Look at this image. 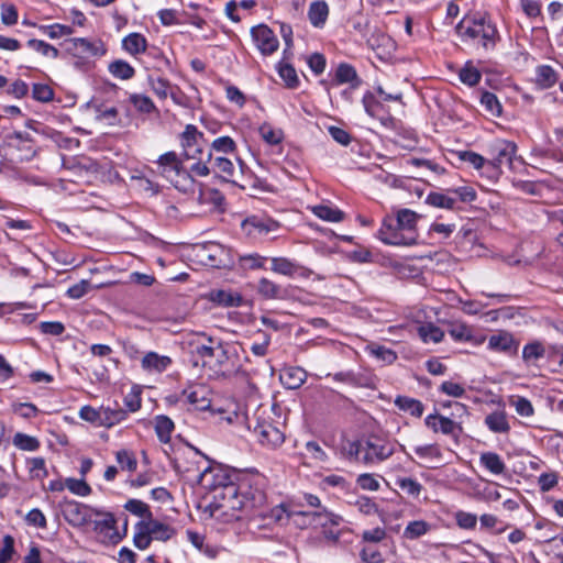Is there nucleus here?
I'll list each match as a JSON object with an SVG mask.
<instances>
[{
    "instance_id": "nucleus-1",
    "label": "nucleus",
    "mask_w": 563,
    "mask_h": 563,
    "mask_svg": "<svg viewBox=\"0 0 563 563\" xmlns=\"http://www.w3.org/2000/svg\"><path fill=\"white\" fill-rule=\"evenodd\" d=\"M395 450L394 441L376 434L357 441H347L342 445V453L346 459L369 466L383 463L395 453Z\"/></svg>"
},
{
    "instance_id": "nucleus-2",
    "label": "nucleus",
    "mask_w": 563,
    "mask_h": 563,
    "mask_svg": "<svg viewBox=\"0 0 563 563\" xmlns=\"http://www.w3.org/2000/svg\"><path fill=\"white\" fill-rule=\"evenodd\" d=\"M208 344H200L196 353L202 358L203 366L209 367L219 377H231L239 368L234 366L232 358L236 355L235 349L220 339L202 334Z\"/></svg>"
},
{
    "instance_id": "nucleus-3",
    "label": "nucleus",
    "mask_w": 563,
    "mask_h": 563,
    "mask_svg": "<svg viewBox=\"0 0 563 563\" xmlns=\"http://www.w3.org/2000/svg\"><path fill=\"white\" fill-rule=\"evenodd\" d=\"M495 169H499L500 174L504 173V168L510 172H520L525 168V161L516 154L517 145L515 142L497 139L495 141Z\"/></svg>"
},
{
    "instance_id": "nucleus-4",
    "label": "nucleus",
    "mask_w": 563,
    "mask_h": 563,
    "mask_svg": "<svg viewBox=\"0 0 563 563\" xmlns=\"http://www.w3.org/2000/svg\"><path fill=\"white\" fill-rule=\"evenodd\" d=\"M455 31L462 38L474 40L481 37L484 47H487V44L493 36V29L489 24L486 26L485 16H481L478 19L474 18L472 20L464 18L457 23Z\"/></svg>"
},
{
    "instance_id": "nucleus-5",
    "label": "nucleus",
    "mask_w": 563,
    "mask_h": 563,
    "mask_svg": "<svg viewBox=\"0 0 563 563\" xmlns=\"http://www.w3.org/2000/svg\"><path fill=\"white\" fill-rule=\"evenodd\" d=\"M96 516H102L101 520L93 521V531L100 537L104 544H117L123 536L119 532L117 527V519L112 512L101 511L99 509H91Z\"/></svg>"
},
{
    "instance_id": "nucleus-6",
    "label": "nucleus",
    "mask_w": 563,
    "mask_h": 563,
    "mask_svg": "<svg viewBox=\"0 0 563 563\" xmlns=\"http://www.w3.org/2000/svg\"><path fill=\"white\" fill-rule=\"evenodd\" d=\"M378 239L388 245H413L417 243V234H409L405 229H399L393 219H385L378 230Z\"/></svg>"
},
{
    "instance_id": "nucleus-7",
    "label": "nucleus",
    "mask_w": 563,
    "mask_h": 563,
    "mask_svg": "<svg viewBox=\"0 0 563 563\" xmlns=\"http://www.w3.org/2000/svg\"><path fill=\"white\" fill-rule=\"evenodd\" d=\"M180 144L186 158H197L203 154L207 141L196 125L187 124L180 134Z\"/></svg>"
},
{
    "instance_id": "nucleus-8",
    "label": "nucleus",
    "mask_w": 563,
    "mask_h": 563,
    "mask_svg": "<svg viewBox=\"0 0 563 563\" xmlns=\"http://www.w3.org/2000/svg\"><path fill=\"white\" fill-rule=\"evenodd\" d=\"M253 433L261 445L275 450L285 441V434L273 422L267 420H256L253 427Z\"/></svg>"
},
{
    "instance_id": "nucleus-9",
    "label": "nucleus",
    "mask_w": 563,
    "mask_h": 563,
    "mask_svg": "<svg viewBox=\"0 0 563 563\" xmlns=\"http://www.w3.org/2000/svg\"><path fill=\"white\" fill-rule=\"evenodd\" d=\"M161 174L174 183L176 188H179V181L174 180L173 176L183 177L184 180L192 181L191 174L183 168V163L175 152H167L159 156L157 161Z\"/></svg>"
},
{
    "instance_id": "nucleus-10",
    "label": "nucleus",
    "mask_w": 563,
    "mask_h": 563,
    "mask_svg": "<svg viewBox=\"0 0 563 563\" xmlns=\"http://www.w3.org/2000/svg\"><path fill=\"white\" fill-rule=\"evenodd\" d=\"M251 36L256 47L265 56L272 55L279 46L278 38L265 24L253 26L251 29Z\"/></svg>"
},
{
    "instance_id": "nucleus-11",
    "label": "nucleus",
    "mask_w": 563,
    "mask_h": 563,
    "mask_svg": "<svg viewBox=\"0 0 563 563\" xmlns=\"http://www.w3.org/2000/svg\"><path fill=\"white\" fill-rule=\"evenodd\" d=\"M67 51L81 59L100 56L104 53L100 42H90L81 37L67 41Z\"/></svg>"
},
{
    "instance_id": "nucleus-12",
    "label": "nucleus",
    "mask_w": 563,
    "mask_h": 563,
    "mask_svg": "<svg viewBox=\"0 0 563 563\" xmlns=\"http://www.w3.org/2000/svg\"><path fill=\"white\" fill-rule=\"evenodd\" d=\"M242 486L236 485L234 482L224 485L221 490L214 494V498L223 501L222 506L230 509H243L246 506V497L241 493Z\"/></svg>"
},
{
    "instance_id": "nucleus-13",
    "label": "nucleus",
    "mask_w": 563,
    "mask_h": 563,
    "mask_svg": "<svg viewBox=\"0 0 563 563\" xmlns=\"http://www.w3.org/2000/svg\"><path fill=\"white\" fill-rule=\"evenodd\" d=\"M88 509V506L78 501H66L63 506V516L70 526L82 527L89 521V515L87 512Z\"/></svg>"
},
{
    "instance_id": "nucleus-14",
    "label": "nucleus",
    "mask_w": 563,
    "mask_h": 563,
    "mask_svg": "<svg viewBox=\"0 0 563 563\" xmlns=\"http://www.w3.org/2000/svg\"><path fill=\"white\" fill-rule=\"evenodd\" d=\"M233 482V475L222 468H208L201 474V483L214 494Z\"/></svg>"
},
{
    "instance_id": "nucleus-15",
    "label": "nucleus",
    "mask_w": 563,
    "mask_h": 563,
    "mask_svg": "<svg viewBox=\"0 0 563 563\" xmlns=\"http://www.w3.org/2000/svg\"><path fill=\"white\" fill-rule=\"evenodd\" d=\"M426 426L429 427L430 429H432L434 432H442L443 434H446V435H452L454 438H456L462 428L460 427V424L455 421H453L452 419L448 418V417H444L442 415H438V413H434V415H429L426 420Z\"/></svg>"
},
{
    "instance_id": "nucleus-16",
    "label": "nucleus",
    "mask_w": 563,
    "mask_h": 563,
    "mask_svg": "<svg viewBox=\"0 0 563 563\" xmlns=\"http://www.w3.org/2000/svg\"><path fill=\"white\" fill-rule=\"evenodd\" d=\"M299 515L307 518L310 525L320 526L322 529L339 526L342 522L341 516L327 510L324 507L320 510L300 511Z\"/></svg>"
},
{
    "instance_id": "nucleus-17",
    "label": "nucleus",
    "mask_w": 563,
    "mask_h": 563,
    "mask_svg": "<svg viewBox=\"0 0 563 563\" xmlns=\"http://www.w3.org/2000/svg\"><path fill=\"white\" fill-rule=\"evenodd\" d=\"M242 227L247 232V234H267L269 232L276 231L279 224L277 221L268 218L252 216L243 221Z\"/></svg>"
},
{
    "instance_id": "nucleus-18",
    "label": "nucleus",
    "mask_w": 563,
    "mask_h": 563,
    "mask_svg": "<svg viewBox=\"0 0 563 563\" xmlns=\"http://www.w3.org/2000/svg\"><path fill=\"white\" fill-rule=\"evenodd\" d=\"M520 341L512 333L505 330L495 331V351L505 353L508 356L518 354Z\"/></svg>"
},
{
    "instance_id": "nucleus-19",
    "label": "nucleus",
    "mask_w": 563,
    "mask_h": 563,
    "mask_svg": "<svg viewBox=\"0 0 563 563\" xmlns=\"http://www.w3.org/2000/svg\"><path fill=\"white\" fill-rule=\"evenodd\" d=\"M308 377L307 372L299 366H289L280 372V383L288 389L301 387Z\"/></svg>"
},
{
    "instance_id": "nucleus-20",
    "label": "nucleus",
    "mask_w": 563,
    "mask_h": 563,
    "mask_svg": "<svg viewBox=\"0 0 563 563\" xmlns=\"http://www.w3.org/2000/svg\"><path fill=\"white\" fill-rule=\"evenodd\" d=\"M183 394L195 410L205 411L209 409L211 406V400L208 397V391L202 386H197L191 389L184 390Z\"/></svg>"
},
{
    "instance_id": "nucleus-21",
    "label": "nucleus",
    "mask_w": 563,
    "mask_h": 563,
    "mask_svg": "<svg viewBox=\"0 0 563 563\" xmlns=\"http://www.w3.org/2000/svg\"><path fill=\"white\" fill-rule=\"evenodd\" d=\"M141 364L147 372L162 373L172 364V358L156 352H148L143 356Z\"/></svg>"
},
{
    "instance_id": "nucleus-22",
    "label": "nucleus",
    "mask_w": 563,
    "mask_h": 563,
    "mask_svg": "<svg viewBox=\"0 0 563 563\" xmlns=\"http://www.w3.org/2000/svg\"><path fill=\"white\" fill-rule=\"evenodd\" d=\"M257 291L265 299H285L288 295L286 288L265 277L258 280Z\"/></svg>"
},
{
    "instance_id": "nucleus-23",
    "label": "nucleus",
    "mask_w": 563,
    "mask_h": 563,
    "mask_svg": "<svg viewBox=\"0 0 563 563\" xmlns=\"http://www.w3.org/2000/svg\"><path fill=\"white\" fill-rule=\"evenodd\" d=\"M329 16V5L325 1H313L309 5L308 19L314 27H323Z\"/></svg>"
},
{
    "instance_id": "nucleus-24",
    "label": "nucleus",
    "mask_w": 563,
    "mask_h": 563,
    "mask_svg": "<svg viewBox=\"0 0 563 563\" xmlns=\"http://www.w3.org/2000/svg\"><path fill=\"white\" fill-rule=\"evenodd\" d=\"M212 170L223 180L234 183L235 167L229 158L223 156L212 158Z\"/></svg>"
},
{
    "instance_id": "nucleus-25",
    "label": "nucleus",
    "mask_w": 563,
    "mask_h": 563,
    "mask_svg": "<svg viewBox=\"0 0 563 563\" xmlns=\"http://www.w3.org/2000/svg\"><path fill=\"white\" fill-rule=\"evenodd\" d=\"M152 540L167 541L175 534V529L168 525H165L158 520H153L152 518L145 521Z\"/></svg>"
},
{
    "instance_id": "nucleus-26",
    "label": "nucleus",
    "mask_w": 563,
    "mask_h": 563,
    "mask_svg": "<svg viewBox=\"0 0 563 563\" xmlns=\"http://www.w3.org/2000/svg\"><path fill=\"white\" fill-rule=\"evenodd\" d=\"M558 81L556 71L549 65L538 66L536 69V82L542 89L551 88Z\"/></svg>"
},
{
    "instance_id": "nucleus-27",
    "label": "nucleus",
    "mask_w": 563,
    "mask_h": 563,
    "mask_svg": "<svg viewBox=\"0 0 563 563\" xmlns=\"http://www.w3.org/2000/svg\"><path fill=\"white\" fill-rule=\"evenodd\" d=\"M123 48L132 55L146 52V38L140 33H131L122 41Z\"/></svg>"
},
{
    "instance_id": "nucleus-28",
    "label": "nucleus",
    "mask_w": 563,
    "mask_h": 563,
    "mask_svg": "<svg viewBox=\"0 0 563 563\" xmlns=\"http://www.w3.org/2000/svg\"><path fill=\"white\" fill-rule=\"evenodd\" d=\"M395 405L399 410L409 412L413 417H421L423 413V405L420 400L407 396H398Z\"/></svg>"
},
{
    "instance_id": "nucleus-29",
    "label": "nucleus",
    "mask_w": 563,
    "mask_h": 563,
    "mask_svg": "<svg viewBox=\"0 0 563 563\" xmlns=\"http://www.w3.org/2000/svg\"><path fill=\"white\" fill-rule=\"evenodd\" d=\"M141 62L146 69H161L169 64L168 59L165 58L157 48L146 51L141 58Z\"/></svg>"
},
{
    "instance_id": "nucleus-30",
    "label": "nucleus",
    "mask_w": 563,
    "mask_h": 563,
    "mask_svg": "<svg viewBox=\"0 0 563 563\" xmlns=\"http://www.w3.org/2000/svg\"><path fill=\"white\" fill-rule=\"evenodd\" d=\"M335 81L339 85L342 84H354L353 86H357L360 84V79L355 68L346 63H341L335 70Z\"/></svg>"
},
{
    "instance_id": "nucleus-31",
    "label": "nucleus",
    "mask_w": 563,
    "mask_h": 563,
    "mask_svg": "<svg viewBox=\"0 0 563 563\" xmlns=\"http://www.w3.org/2000/svg\"><path fill=\"white\" fill-rule=\"evenodd\" d=\"M210 300L223 307H238L242 297L227 290H213L210 292Z\"/></svg>"
},
{
    "instance_id": "nucleus-32",
    "label": "nucleus",
    "mask_w": 563,
    "mask_h": 563,
    "mask_svg": "<svg viewBox=\"0 0 563 563\" xmlns=\"http://www.w3.org/2000/svg\"><path fill=\"white\" fill-rule=\"evenodd\" d=\"M417 219L418 214L412 210L401 209L397 213L395 224H397L399 229H405L409 234H416Z\"/></svg>"
},
{
    "instance_id": "nucleus-33",
    "label": "nucleus",
    "mask_w": 563,
    "mask_h": 563,
    "mask_svg": "<svg viewBox=\"0 0 563 563\" xmlns=\"http://www.w3.org/2000/svg\"><path fill=\"white\" fill-rule=\"evenodd\" d=\"M174 428V422L169 417L162 415L155 418V431L161 442H169Z\"/></svg>"
},
{
    "instance_id": "nucleus-34",
    "label": "nucleus",
    "mask_w": 563,
    "mask_h": 563,
    "mask_svg": "<svg viewBox=\"0 0 563 563\" xmlns=\"http://www.w3.org/2000/svg\"><path fill=\"white\" fill-rule=\"evenodd\" d=\"M101 420L100 426L110 428L121 422L126 417V412L123 409H112L110 407H100Z\"/></svg>"
},
{
    "instance_id": "nucleus-35",
    "label": "nucleus",
    "mask_w": 563,
    "mask_h": 563,
    "mask_svg": "<svg viewBox=\"0 0 563 563\" xmlns=\"http://www.w3.org/2000/svg\"><path fill=\"white\" fill-rule=\"evenodd\" d=\"M271 269L280 275L294 276L298 272L299 265L286 257H273Z\"/></svg>"
},
{
    "instance_id": "nucleus-36",
    "label": "nucleus",
    "mask_w": 563,
    "mask_h": 563,
    "mask_svg": "<svg viewBox=\"0 0 563 563\" xmlns=\"http://www.w3.org/2000/svg\"><path fill=\"white\" fill-rule=\"evenodd\" d=\"M312 212L318 218L329 222H341L344 219L343 211L324 205L314 206Z\"/></svg>"
},
{
    "instance_id": "nucleus-37",
    "label": "nucleus",
    "mask_w": 563,
    "mask_h": 563,
    "mask_svg": "<svg viewBox=\"0 0 563 563\" xmlns=\"http://www.w3.org/2000/svg\"><path fill=\"white\" fill-rule=\"evenodd\" d=\"M545 354L543 344L539 341H533L523 346L522 358L527 364H534L542 358Z\"/></svg>"
},
{
    "instance_id": "nucleus-38",
    "label": "nucleus",
    "mask_w": 563,
    "mask_h": 563,
    "mask_svg": "<svg viewBox=\"0 0 563 563\" xmlns=\"http://www.w3.org/2000/svg\"><path fill=\"white\" fill-rule=\"evenodd\" d=\"M418 333L423 342L439 343L444 336V331L433 323H426L419 327Z\"/></svg>"
},
{
    "instance_id": "nucleus-39",
    "label": "nucleus",
    "mask_w": 563,
    "mask_h": 563,
    "mask_svg": "<svg viewBox=\"0 0 563 563\" xmlns=\"http://www.w3.org/2000/svg\"><path fill=\"white\" fill-rule=\"evenodd\" d=\"M431 529V525L428 523L424 520H415L410 521L405 530H404V538L409 540L418 539L422 536H424L429 530Z\"/></svg>"
},
{
    "instance_id": "nucleus-40",
    "label": "nucleus",
    "mask_w": 563,
    "mask_h": 563,
    "mask_svg": "<svg viewBox=\"0 0 563 563\" xmlns=\"http://www.w3.org/2000/svg\"><path fill=\"white\" fill-rule=\"evenodd\" d=\"M395 484L412 498H418L423 489L422 485L411 477H397Z\"/></svg>"
},
{
    "instance_id": "nucleus-41",
    "label": "nucleus",
    "mask_w": 563,
    "mask_h": 563,
    "mask_svg": "<svg viewBox=\"0 0 563 563\" xmlns=\"http://www.w3.org/2000/svg\"><path fill=\"white\" fill-rule=\"evenodd\" d=\"M207 159L203 158V154L195 158L197 162L190 166V173L200 177H207L212 170V153L207 152Z\"/></svg>"
},
{
    "instance_id": "nucleus-42",
    "label": "nucleus",
    "mask_w": 563,
    "mask_h": 563,
    "mask_svg": "<svg viewBox=\"0 0 563 563\" xmlns=\"http://www.w3.org/2000/svg\"><path fill=\"white\" fill-rule=\"evenodd\" d=\"M109 71L115 78L128 80L134 76V68L122 59H117L109 65Z\"/></svg>"
},
{
    "instance_id": "nucleus-43",
    "label": "nucleus",
    "mask_w": 563,
    "mask_h": 563,
    "mask_svg": "<svg viewBox=\"0 0 563 563\" xmlns=\"http://www.w3.org/2000/svg\"><path fill=\"white\" fill-rule=\"evenodd\" d=\"M151 541L152 537L145 521L137 522L133 537L134 545L140 550H145L151 544Z\"/></svg>"
},
{
    "instance_id": "nucleus-44",
    "label": "nucleus",
    "mask_w": 563,
    "mask_h": 563,
    "mask_svg": "<svg viewBox=\"0 0 563 563\" xmlns=\"http://www.w3.org/2000/svg\"><path fill=\"white\" fill-rule=\"evenodd\" d=\"M147 80L152 90L158 98L165 99L167 97L170 88L169 81L167 79L151 73L147 75Z\"/></svg>"
},
{
    "instance_id": "nucleus-45",
    "label": "nucleus",
    "mask_w": 563,
    "mask_h": 563,
    "mask_svg": "<svg viewBox=\"0 0 563 563\" xmlns=\"http://www.w3.org/2000/svg\"><path fill=\"white\" fill-rule=\"evenodd\" d=\"M426 202L435 208L452 210L455 207L456 200L441 192H430L426 198Z\"/></svg>"
},
{
    "instance_id": "nucleus-46",
    "label": "nucleus",
    "mask_w": 563,
    "mask_h": 563,
    "mask_svg": "<svg viewBox=\"0 0 563 563\" xmlns=\"http://www.w3.org/2000/svg\"><path fill=\"white\" fill-rule=\"evenodd\" d=\"M13 444L23 451H36L40 448V441L32 435L18 432L13 437Z\"/></svg>"
},
{
    "instance_id": "nucleus-47",
    "label": "nucleus",
    "mask_w": 563,
    "mask_h": 563,
    "mask_svg": "<svg viewBox=\"0 0 563 563\" xmlns=\"http://www.w3.org/2000/svg\"><path fill=\"white\" fill-rule=\"evenodd\" d=\"M367 350L371 355L375 356L377 360L383 361L386 364H391L396 361L397 354L383 345L372 344L367 346Z\"/></svg>"
},
{
    "instance_id": "nucleus-48",
    "label": "nucleus",
    "mask_w": 563,
    "mask_h": 563,
    "mask_svg": "<svg viewBox=\"0 0 563 563\" xmlns=\"http://www.w3.org/2000/svg\"><path fill=\"white\" fill-rule=\"evenodd\" d=\"M278 74L288 88L294 89L299 85V78L296 69L290 64L280 63L278 66Z\"/></svg>"
},
{
    "instance_id": "nucleus-49",
    "label": "nucleus",
    "mask_w": 563,
    "mask_h": 563,
    "mask_svg": "<svg viewBox=\"0 0 563 563\" xmlns=\"http://www.w3.org/2000/svg\"><path fill=\"white\" fill-rule=\"evenodd\" d=\"M448 332L457 342H467L472 339V329L464 323L450 324Z\"/></svg>"
},
{
    "instance_id": "nucleus-50",
    "label": "nucleus",
    "mask_w": 563,
    "mask_h": 563,
    "mask_svg": "<svg viewBox=\"0 0 563 563\" xmlns=\"http://www.w3.org/2000/svg\"><path fill=\"white\" fill-rule=\"evenodd\" d=\"M124 509L135 516L148 518V520L152 518L148 505L140 499H129L124 505Z\"/></svg>"
},
{
    "instance_id": "nucleus-51",
    "label": "nucleus",
    "mask_w": 563,
    "mask_h": 563,
    "mask_svg": "<svg viewBox=\"0 0 563 563\" xmlns=\"http://www.w3.org/2000/svg\"><path fill=\"white\" fill-rule=\"evenodd\" d=\"M65 486L69 492L77 496L86 497L91 493V487L86 483L84 478H66Z\"/></svg>"
},
{
    "instance_id": "nucleus-52",
    "label": "nucleus",
    "mask_w": 563,
    "mask_h": 563,
    "mask_svg": "<svg viewBox=\"0 0 563 563\" xmlns=\"http://www.w3.org/2000/svg\"><path fill=\"white\" fill-rule=\"evenodd\" d=\"M27 46L41 53L43 56L57 58L59 55V51L56 47L41 40H29Z\"/></svg>"
},
{
    "instance_id": "nucleus-53",
    "label": "nucleus",
    "mask_w": 563,
    "mask_h": 563,
    "mask_svg": "<svg viewBox=\"0 0 563 563\" xmlns=\"http://www.w3.org/2000/svg\"><path fill=\"white\" fill-rule=\"evenodd\" d=\"M117 462L120 464L122 470L134 472L137 466L135 455L128 450H120L115 453Z\"/></svg>"
},
{
    "instance_id": "nucleus-54",
    "label": "nucleus",
    "mask_w": 563,
    "mask_h": 563,
    "mask_svg": "<svg viewBox=\"0 0 563 563\" xmlns=\"http://www.w3.org/2000/svg\"><path fill=\"white\" fill-rule=\"evenodd\" d=\"M510 404L515 407L518 415L522 417H530L533 415V407L530 400L519 396H511L509 398Z\"/></svg>"
},
{
    "instance_id": "nucleus-55",
    "label": "nucleus",
    "mask_w": 563,
    "mask_h": 563,
    "mask_svg": "<svg viewBox=\"0 0 563 563\" xmlns=\"http://www.w3.org/2000/svg\"><path fill=\"white\" fill-rule=\"evenodd\" d=\"M130 102L140 111L143 113H151L155 110V106L153 101L144 95H131Z\"/></svg>"
},
{
    "instance_id": "nucleus-56",
    "label": "nucleus",
    "mask_w": 563,
    "mask_h": 563,
    "mask_svg": "<svg viewBox=\"0 0 563 563\" xmlns=\"http://www.w3.org/2000/svg\"><path fill=\"white\" fill-rule=\"evenodd\" d=\"M27 467L34 478H44L47 476L45 460L43 457H32L27 460Z\"/></svg>"
},
{
    "instance_id": "nucleus-57",
    "label": "nucleus",
    "mask_w": 563,
    "mask_h": 563,
    "mask_svg": "<svg viewBox=\"0 0 563 563\" xmlns=\"http://www.w3.org/2000/svg\"><path fill=\"white\" fill-rule=\"evenodd\" d=\"M41 31L51 38H59L71 33L73 29L63 24L42 25Z\"/></svg>"
},
{
    "instance_id": "nucleus-58",
    "label": "nucleus",
    "mask_w": 563,
    "mask_h": 563,
    "mask_svg": "<svg viewBox=\"0 0 563 563\" xmlns=\"http://www.w3.org/2000/svg\"><path fill=\"white\" fill-rule=\"evenodd\" d=\"M460 79L463 84L468 86H475L478 84L481 79V73L477 70V68L466 65L460 70Z\"/></svg>"
},
{
    "instance_id": "nucleus-59",
    "label": "nucleus",
    "mask_w": 563,
    "mask_h": 563,
    "mask_svg": "<svg viewBox=\"0 0 563 563\" xmlns=\"http://www.w3.org/2000/svg\"><path fill=\"white\" fill-rule=\"evenodd\" d=\"M211 148L228 154L236 150V144L230 136H220L212 142Z\"/></svg>"
},
{
    "instance_id": "nucleus-60",
    "label": "nucleus",
    "mask_w": 563,
    "mask_h": 563,
    "mask_svg": "<svg viewBox=\"0 0 563 563\" xmlns=\"http://www.w3.org/2000/svg\"><path fill=\"white\" fill-rule=\"evenodd\" d=\"M32 95L35 100L41 102H48L54 98L53 89L45 84H34Z\"/></svg>"
},
{
    "instance_id": "nucleus-61",
    "label": "nucleus",
    "mask_w": 563,
    "mask_h": 563,
    "mask_svg": "<svg viewBox=\"0 0 563 563\" xmlns=\"http://www.w3.org/2000/svg\"><path fill=\"white\" fill-rule=\"evenodd\" d=\"M266 257L258 254H250L241 256L240 262L244 268L258 269L265 268Z\"/></svg>"
},
{
    "instance_id": "nucleus-62",
    "label": "nucleus",
    "mask_w": 563,
    "mask_h": 563,
    "mask_svg": "<svg viewBox=\"0 0 563 563\" xmlns=\"http://www.w3.org/2000/svg\"><path fill=\"white\" fill-rule=\"evenodd\" d=\"M459 158L462 162L471 164L476 169H481L486 163V159L482 155L472 151L459 152Z\"/></svg>"
},
{
    "instance_id": "nucleus-63",
    "label": "nucleus",
    "mask_w": 563,
    "mask_h": 563,
    "mask_svg": "<svg viewBox=\"0 0 563 563\" xmlns=\"http://www.w3.org/2000/svg\"><path fill=\"white\" fill-rule=\"evenodd\" d=\"M512 185L515 188L519 189L521 192L530 196H540L541 195V186L538 183L529 181V180H514Z\"/></svg>"
},
{
    "instance_id": "nucleus-64",
    "label": "nucleus",
    "mask_w": 563,
    "mask_h": 563,
    "mask_svg": "<svg viewBox=\"0 0 563 563\" xmlns=\"http://www.w3.org/2000/svg\"><path fill=\"white\" fill-rule=\"evenodd\" d=\"M25 521L29 526L42 529L46 528L47 525L44 514L38 508L30 510L25 517Z\"/></svg>"
}]
</instances>
